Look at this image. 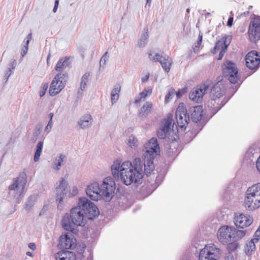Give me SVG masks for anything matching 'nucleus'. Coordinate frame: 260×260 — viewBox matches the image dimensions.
<instances>
[{
    "label": "nucleus",
    "mask_w": 260,
    "mask_h": 260,
    "mask_svg": "<svg viewBox=\"0 0 260 260\" xmlns=\"http://www.w3.org/2000/svg\"><path fill=\"white\" fill-rule=\"evenodd\" d=\"M112 175L114 177H118L119 174L121 181L126 185L133 183H139L143 177V166L140 158H136L133 164L129 161H125L120 165L118 160L115 161L111 167Z\"/></svg>",
    "instance_id": "f257e3e1"
},
{
    "label": "nucleus",
    "mask_w": 260,
    "mask_h": 260,
    "mask_svg": "<svg viewBox=\"0 0 260 260\" xmlns=\"http://www.w3.org/2000/svg\"><path fill=\"white\" fill-rule=\"evenodd\" d=\"M100 212H70L63 216L62 219V228L68 231L75 232V226H84L87 220H93L98 217Z\"/></svg>",
    "instance_id": "f03ea898"
},
{
    "label": "nucleus",
    "mask_w": 260,
    "mask_h": 260,
    "mask_svg": "<svg viewBox=\"0 0 260 260\" xmlns=\"http://www.w3.org/2000/svg\"><path fill=\"white\" fill-rule=\"evenodd\" d=\"M226 87L222 80L215 83L210 91V101L209 107L213 113L217 112L228 102L225 98Z\"/></svg>",
    "instance_id": "7ed1b4c3"
},
{
    "label": "nucleus",
    "mask_w": 260,
    "mask_h": 260,
    "mask_svg": "<svg viewBox=\"0 0 260 260\" xmlns=\"http://www.w3.org/2000/svg\"><path fill=\"white\" fill-rule=\"evenodd\" d=\"M245 206L250 210L260 207V183L249 187L245 192L244 202Z\"/></svg>",
    "instance_id": "20e7f679"
},
{
    "label": "nucleus",
    "mask_w": 260,
    "mask_h": 260,
    "mask_svg": "<svg viewBox=\"0 0 260 260\" xmlns=\"http://www.w3.org/2000/svg\"><path fill=\"white\" fill-rule=\"evenodd\" d=\"M69 78L68 73H58L53 78L50 88L49 94L54 96L59 93L65 87Z\"/></svg>",
    "instance_id": "39448f33"
},
{
    "label": "nucleus",
    "mask_w": 260,
    "mask_h": 260,
    "mask_svg": "<svg viewBox=\"0 0 260 260\" xmlns=\"http://www.w3.org/2000/svg\"><path fill=\"white\" fill-rule=\"evenodd\" d=\"M221 251L214 244L206 245L201 250L199 253V260H219Z\"/></svg>",
    "instance_id": "423d86ee"
},
{
    "label": "nucleus",
    "mask_w": 260,
    "mask_h": 260,
    "mask_svg": "<svg viewBox=\"0 0 260 260\" xmlns=\"http://www.w3.org/2000/svg\"><path fill=\"white\" fill-rule=\"evenodd\" d=\"M223 73L228 80L233 84H236L240 79V75L236 64L230 61H226L223 66Z\"/></svg>",
    "instance_id": "0eeeda50"
},
{
    "label": "nucleus",
    "mask_w": 260,
    "mask_h": 260,
    "mask_svg": "<svg viewBox=\"0 0 260 260\" xmlns=\"http://www.w3.org/2000/svg\"><path fill=\"white\" fill-rule=\"evenodd\" d=\"M115 188V181L113 178L110 177L105 178L101 188L102 198L106 201H110Z\"/></svg>",
    "instance_id": "6e6552de"
},
{
    "label": "nucleus",
    "mask_w": 260,
    "mask_h": 260,
    "mask_svg": "<svg viewBox=\"0 0 260 260\" xmlns=\"http://www.w3.org/2000/svg\"><path fill=\"white\" fill-rule=\"evenodd\" d=\"M233 226L223 225L218 230L217 236L219 241L223 245L232 243Z\"/></svg>",
    "instance_id": "1a4fd4ad"
},
{
    "label": "nucleus",
    "mask_w": 260,
    "mask_h": 260,
    "mask_svg": "<svg viewBox=\"0 0 260 260\" xmlns=\"http://www.w3.org/2000/svg\"><path fill=\"white\" fill-rule=\"evenodd\" d=\"M248 37L251 42L260 40V20L254 18L250 21L248 30Z\"/></svg>",
    "instance_id": "9d476101"
},
{
    "label": "nucleus",
    "mask_w": 260,
    "mask_h": 260,
    "mask_svg": "<svg viewBox=\"0 0 260 260\" xmlns=\"http://www.w3.org/2000/svg\"><path fill=\"white\" fill-rule=\"evenodd\" d=\"M176 122L179 127L183 128L188 124L189 120L187 116V110L185 105L183 103L179 104L176 112Z\"/></svg>",
    "instance_id": "9b49d317"
},
{
    "label": "nucleus",
    "mask_w": 260,
    "mask_h": 260,
    "mask_svg": "<svg viewBox=\"0 0 260 260\" xmlns=\"http://www.w3.org/2000/svg\"><path fill=\"white\" fill-rule=\"evenodd\" d=\"M245 59L246 66L248 69H255L260 64V53L255 50L251 51L247 54Z\"/></svg>",
    "instance_id": "f8f14e48"
},
{
    "label": "nucleus",
    "mask_w": 260,
    "mask_h": 260,
    "mask_svg": "<svg viewBox=\"0 0 260 260\" xmlns=\"http://www.w3.org/2000/svg\"><path fill=\"white\" fill-rule=\"evenodd\" d=\"M209 87V83H204L198 86L189 93V99L197 103L201 102L205 92L208 90Z\"/></svg>",
    "instance_id": "ddd939ff"
},
{
    "label": "nucleus",
    "mask_w": 260,
    "mask_h": 260,
    "mask_svg": "<svg viewBox=\"0 0 260 260\" xmlns=\"http://www.w3.org/2000/svg\"><path fill=\"white\" fill-rule=\"evenodd\" d=\"M253 220L252 217L241 212H236L234 218L236 226L242 229L249 226L252 223Z\"/></svg>",
    "instance_id": "4468645a"
},
{
    "label": "nucleus",
    "mask_w": 260,
    "mask_h": 260,
    "mask_svg": "<svg viewBox=\"0 0 260 260\" xmlns=\"http://www.w3.org/2000/svg\"><path fill=\"white\" fill-rule=\"evenodd\" d=\"M148 56L151 61L159 62L162 68L166 72H169L170 71L172 63V59L170 57L168 56L162 57L159 53H156L155 55L152 56V53H150L148 54Z\"/></svg>",
    "instance_id": "2eb2a0df"
},
{
    "label": "nucleus",
    "mask_w": 260,
    "mask_h": 260,
    "mask_svg": "<svg viewBox=\"0 0 260 260\" xmlns=\"http://www.w3.org/2000/svg\"><path fill=\"white\" fill-rule=\"evenodd\" d=\"M146 152L144 154V155L148 156L151 157V158H155L157 154V153L159 152V147L156 138L151 139L145 145Z\"/></svg>",
    "instance_id": "dca6fc26"
},
{
    "label": "nucleus",
    "mask_w": 260,
    "mask_h": 260,
    "mask_svg": "<svg viewBox=\"0 0 260 260\" xmlns=\"http://www.w3.org/2000/svg\"><path fill=\"white\" fill-rule=\"evenodd\" d=\"M173 115L169 114L167 118L163 121L162 127L157 132V136L160 139H165L167 136V134L171 130V125L173 122Z\"/></svg>",
    "instance_id": "f3484780"
},
{
    "label": "nucleus",
    "mask_w": 260,
    "mask_h": 260,
    "mask_svg": "<svg viewBox=\"0 0 260 260\" xmlns=\"http://www.w3.org/2000/svg\"><path fill=\"white\" fill-rule=\"evenodd\" d=\"M27 181V176L24 172H22L19 176L14 180L13 183L9 186L10 190H19L22 193Z\"/></svg>",
    "instance_id": "a211bd4d"
},
{
    "label": "nucleus",
    "mask_w": 260,
    "mask_h": 260,
    "mask_svg": "<svg viewBox=\"0 0 260 260\" xmlns=\"http://www.w3.org/2000/svg\"><path fill=\"white\" fill-rule=\"evenodd\" d=\"M101 190L99 183L94 182L88 186L86 194L90 199L93 201H98L102 198Z\"/></svg>",
    "instance_id": "6ab92c4d"
},
{
    "label": "nucleus",
    "mask_w": 260,
    "mask_h": 260,
    "mask_svg": "<svg viewBox=\"0 0 260 260\" xmlns=\"http://www.w3.org/2000/svg\"><path fill=\"white\" fill-rule=\"evenodd\" d=\"M71 233H68L60 237L59 245L61 248L69 249H73L75 247L76 240L72 237Z\"/></svg>",
    "instance_id": "aec40b11"
},
{
    "label": "nucleus",
    "mask_w": 260,
    "mask_h": 260,
    "mask_svg": "<svg viewBox=\"0 0 260 260\" xmlns=\"http://www.w3.org/2000/svg\"><path fill=\"white\" fill-rule=\"evenodd\" d=\"M79 209L83 211H96L98 210L96 206L86 198L79 199L78 204Z\"/></svg>",
    "instance_id": "412c9836"
},
{
    "label": "nucleus",
    "mask_w": 260,
    "mask_h": 260,
    "mask_svg": "<svg viewBox=\"0 0 260 260\" xmlns=\"http://www.w3.org/2000/svg\"><path fill=\"white\" fill-rule=\"evenodd\" d=\"M67 185L68 184L67 182L65 181V180L64 179H62L59 182V186L56 187V190L57 192L56 200L58 201L59 204H60L61 203L64 196L67 193Z\"/></svg>",
    "instance_id": "4be33fe9"
},
{
    "label": "nucleus",
    "mask_w": 260,
    "mask_h": 260,
    "mask_svg": "<svg viewBox=\"0 0 260 260\" xmlns=\"http://www.w3.org/2000/svg\"><path fill=\"white\" fill-rule=\"evenodd\" d=\"M189 111L191 118L193 122L197 123L202 119L203 112L202 106L191 107Z\"/></svg>",
    "instance_id": "5701e85b"
},
{
    "label": "nucleus",
    "mask_w": 260,
    "mask_h": 260,
    "mask_svg": "<svg viewBox=\"0 0 260 260\" xmlns=\"http://www.w3.org/2000/svg\"><path fill=\"white\" fill-rule=\"evenodd\" d=\"M71 66V62L70 61L69 57H64L60 58L56 64L54 70L58 73L67 72L66 69L70 68Z\"/></svg>",
    "instance_id": "b1692460"
},
{
    "label": "nucleus",
    "mask_w": 260,
    "mask_h": 260,
    "mask_svg": "<svg viewBox=\"0 0 260 260\" xmlns=\"http://www.w3.org/2000/svg\"><path fill=\"white\" fill-rule=\"evenodd\" d=\"M144 172L147 175L150 174L154 170V166L153 165V160L154 158H151L147 156L144 155Z\"/></svg>",
    "instance_id": "393cba45"
},
{
    "label": "nucleus",
    "mask_w": 260,
    "mask_h": 260,
    "mask_svg": "<svg viewBox=\"0 0 260 260\" xmlns=\"http://www.w3.org/2000/svg\"><path fill=\"white\" fill-rule=\"evenodd\" d=\"M56 260H75L76 255L69 251H61L57 252L55 255Z\"/></svg>",
    "instance_id": "a878e982"
},
{
    "label": "nucleus",
    "mask_w": 260,
    "mask_h": 260,
    "mask_svg": "<svg viewBox=\"0 0 260 260\" xmlns=\"http://www.w3.org/2000/svg\"><path fill=\"white\" fill-rule=\"evenodd\" d=\"M228 46V44H226V41L224 39H221L216 43L215 46V49H219L220 48L223 49L219 53L218 57L219 60H221L225 52V50L226 49Z\"/></svg>",
    "instance_id": "bb28decb"
},
{
    "label": "nucleus",
    "mask_w": 260,
    "mask_h": 260,
    "mask_svg": "<svg viewBox=\"0 0 260 260\" xmlns=\"http://www.w3.org/2000/svg\"><path fill=\"white\" fill-rule=\"evenodd\" d=\"M233 231H232V243L237 242L242 239L246 234V230H237L233 226Z\"/></svg>",
    "instance_id": "cd10ccee"
},
{
    "label": "nucleus",
    "mask_w": 260,
    "mask_h": 260,
    "mask_svg": "<svg viewBox=\"0 0 260 260\" xmlns=\"http://www.w3.org/2000/svg\"><path fill=\"white\" fill-rule=\"evenodd\" d=\"M258 241V238L251 239L247 244L245 248V252L247 255H251L255 249V243Z\"/></svg>",
    "instance_id": "c85d7f7f"
},
{
    "label": "nucleus",
    "mask_w": 260,
    "mask_h": 260,
    "mask_svg": "<svg viewBox=\"0 0 260 260\" xmlns=\"http://www.w3.org/2000/svg\"><path fill=\"white\" fill-rule=\"evenodd\" d=\"M121 87L120 85H116L111 91V100L112 104L116 103L119 98V93Z\"/></svg>",
    "instance_id": "c756f323"
},
{
    "label": "nucleus",
    "mask_w": 260,
    "mask_h": 260,
    "mask_svg": "<svg viewBox=\"0 0 260 260\" xmlns=\"http://www.w3.org/2000/svg\"><path fill=\"white\" fill-rule=\"evenodd\" d=\"M152 92V88L151 87H148L140 93V98L136 99L135 103L136 104L141 102L142 99H145L147 96H150Z\"/></svg>",
    "instance_id": "7c9ffc66"
},
{
    "label": "nucleus",
    "mask_w": 260,
    "mask_h": 260,
    "mask_svg": "<svg viewBox=\"0 0 260 260\" xmlns=\"http://www.w3.org/2000/svg\"><path fill=\"white\" fill-rule=\"evenodd\" d=\"M92 118L90 115L87 114L83 117L80 122L81 128H85L89 126L91 123Z\"/></svg>",
    "instance_id": "2f4dec72"
},
{
    "label": "nucleus",
    "mask_w": 260,
    "mask_h": 260,
    "mask_svg": "<svg viewBox=\"0 0 260 260\" xmlns=\"http://www.w3.org/2000/svg\"><path fill=\"white\" fill-rule=\"evenodd\" d=\"M152 107V104L151 102H148L144 104L141 108L140 114H142V117H145L151 111Z\"/></svg>",
    "instance_id": "473e14b6"
},
{
    "label": "nucleus",
    "mask_w": 260,
    "mask_h": 260,
    "mask_svg": "<svg viewBox=\"0 0 260 260\" xmlns=\"http://www.w3.org/2000/svg\"><path fill=\"white\" fill-rule=\"evenodd\" d=\"M145 34H144L139 41L138 42V45L140 47H143L145 46V45L147 43V40L148 39V29L147 28L144 29Z\"/></svg>",
    "instance_id": "72a5a7b5"
},
{
    "label": "nucleus",
    "mask_w": 260,
    "mask_h": 260,
    "mask_svg": "<svg viewBox=\"0 0 260 260\" xmlns=\"http://www.w3.org/2000/svg\"><path fill=\"white\" fill-rule=\"evenodd\" d=\"M43 143L41 141L39 142L37 145V149L34 156V161H38L39 160L40 156L42 150Z\"/></svg>",
    "instance_id": "f704fd0d"
},
{
    "label": "nucleus",
    "mask_w": 260,
    "mask_h": 260,
    "mask_svg": "<svg viewBox=\"0 0 260 260\" xmlns=\"http://www.w3.org/2000/svg\"><path fill=\"white\" fill-rule=\"evenodd\" d=\"M90 76L89 73H86L82 78V81L80 85V88L82 90H84L86 85V83L88 81V78Z\"/></svg>",
    "instance_id": "c9c22d12"
},
{
    "label": "nucleus",
    "mask_w": 260,
    "mask_h": 260,
    "mask_svg": "<svg viewBox=\"0 0 260 260\" xmlns=\"http://www.w3.org/2000/svg\"><path fill=\"white\" fill-rule=\"evenodd\" d=\"M175 93V91L174 89H170L165 96L166 103H168L170 101V99H172V98L174 95Z\"/></svg>",
    "instance_id": "e433bc0d"
},
{
    "label": "nucleus",
    "mask_w": 260,
    "mask_h": 260,
    "mask_svg": "<svg viewBox=\"0 0 260 260\" xmlns=\"http://www.w3.org/2000/svg\"><path fill=\"white\" fill-rule=\"evenodd\" d=\"M48 88V83H43L42 85L41 90L39 92V94L40 97H42L44 96L46 93V90Z\"/></svg>",
    "instance_id": "4c0bfd02"
},
{
    "label": "nucleus",
    "mask_w": 260,
    "mask_h": 260,
    "mask_svg": "<svg viewBox=\"0 0 260 260\" xmlns=\"http://www.w3.org/2000/svg\"><path fill=\"white\" fill-rule=\"evenodd\" d=\"M66 156L63 154H60L59 156V159L57 160V162L56 164V167H54L55 169L58 170L60 169V167L61 165V163L63 161V159L65 158Z\"/></svg>",
    "instance_id": "58836bf2"
},
{
    "label": "nucleus",
    "mask_w": 260,
    "mask_h": 260,
    "mask_svg": "<svg viewBox=\"0 0 260 260\" xmlns=\"http://www.w3.org/2000/svg\"><path fill=\"white\" fill-rule=\"evenodd\" d=\"M137 142L138 141L135 137H130L128 139V145L132 148L133 147H135L137 145Z\"/></svg>",
    "instance_id": "ea45409f"
},
{
    "label": "nucleus",
    "mask_w": 260,
    "mask_h": 260,
    "mask_svg": "<svg viewBox=\"0 0 260 260\" xmlns=\"http://www.w3.org/2000/svg\"><path fill=\"white\" fill-rule=\"evenodd\" d=\"M202 35H200L198 38V40L197 42L195 44L194 47H193V50L194 52L198 51L199 50V47H200L202 42Z\"/></svg>",
    "instance_id": "a19ab883"
},
{
    "label": "nucleus",
    "mask_w": 260,
    "mask_h": 260,
    "mask_svg": "<svg viewBox=\"0 0 260 260\" xmlns=\"http://www.w3.org/2000/svg\"><path fill=\"white\" fill-rule=\"evenodd\" d=\"M227 245H228V249L231 251H234L238 247V245L236 242L228 243Z\"/></svg>",
    "instance_id": "79ce46f5"
},
{
    "label": "nucleus",
    "mask_w": 260,
    "mask_h": 260,
    "mask_svg": "<svg viewBox=\"0 0 260 260\" xmlns=\"http://www.w3.org/2000/svg\"><path fill=\"white\" fill-rule=\"evenodd\" d=\"M28 45H27L26 44L22 48V51H21V55L22 57H24L27 53L28 51Z\"/></svg>",
    "instance_id": "37998d69"
},
{
    "label": "nucleus",
    "mask_w": 260,
    "mask_h": 260,
    "mask_svg": "<svg viewBox=\"0 0 260 260\" xmlns=\"http://www.w3.org/2000/svg\"><path fill=\"white\" fill-rule=\"evenodd\" d=\"M108 54V52H106L105 53L104 55L102 57L101 60H100V64H105L106 62V57Z\"/></svg>",
    "instance_id": "c03bdc74"
},
{
    "label": "nucleus",
    "mask_w": 260,
    "mask_h": 260,
    "mask_svg": "<svg viewBox=\"0 0 260 260\" xmlns=\"http://www.w3.org/2000/svg\"><path fill=\"white\" fill-rule=\"evenodd\" d=\"M256 168L260 174V155L259 156L256 161Z\"/></svg>",
    "instance_id": "a18cd8bd"
},
{
    "label": "nucleus",
    "mask_w": 260,
    "mask_h": 260,
    "mask_svg": "<svg viewBox=\"0 0 260 260\" xmlns=\"http://www.w3.org/2000/svg\"><path fill=\"white\" fill-rule=\"evenodd\" d=\"M234 20V17L233 16L230 17L228 21L227 25L229 27H232L233 25V22Z\"/></svg>",
    "instance_id": "49530a36"
},
{
    "label": "nucleus",
    "mask_w": 260,
    "mask_h": 260,
    "mask_svg": "<svg viewBox=\"0 0 260 260\" xmlns=\"http://www.w3.org/2000/svg\"><path fill=\"white\" fill-rule=\"evenodd\" d=\"M185 91L183 90H180L176 92V95L178 98H180L184 93Z\"/></svg>",
    "instance_id": "de8ad7c7"
},
{
    "label": "nucleus",
    "mask_w": 260,
    "mask_h": 260,
    "mask_svg": "<svg viewBox=\"0 0 260 260\" xmlns=\"http://www.w3.org/2000/svg\"><path fill=\"white\" fill-rule=\"evenodd\" d=\"M58 5H59V0H56L55 2L54 6V8L53 10V11L54 13H55L56 12L57 9L58 7Z\"/></svg>",
    "instance_id": "09e8293b"
},
{
    "label": "nucleus",
    "mask_w": 260,
    "mask_h": 260,
    "mask_svg": "<svg viewBox=\"0 0 260 260\" xmlns=\"http://www.w3.org/2000/svg\"><path fill=\"white\" fill-rule=\"evenodd\" d=\"M28 247L32 250H34L36 249V244L34 243H30L28 245Z\"/></svg>",
    "instance_id": "8fccbe9b"
},
{
    "label": "nucleus",
    "mask_w": 260,
    "mask_h": 260,
    "mask_svg": "<svg viewBox=\"0 0 260 260\" xmlns=\"http://www.w3.org/2000/svg\"><path fill=\"white\" fill-rule=\"evenodd\" d=\"M31 39H32V35H31V34H28L27 35V37H26V44H27V45L29 44V41L31 40Z\"/></svg>",
    "instance_id": "3c124183"
},
{
    "label": "nucleus",
    "mask_w": 260,
    "mask_h": 260,
    "mask_svg": "<svg viewBox=\"0 0 260 260\" xmlns=\"http://www.w3.org/2000/svg\"><path fill=\"white\" fill-rule=\"evenodd\" d=\"M149 78V74L148 73L147 75H145V76L142 78V81L143 82H146Z\"/></svg>",
    "instance_id": "603ef678"
},
{
    "label": "nucleus",
    "mask_w": 260,
    "mask_h": 260,
    "mask_svg": "<svg viewBox=\"0 0 260 260\" xmlns=\"http://www.w3.org/2000/svg\"><path fill=\"white\" fill-rule=\"evenodd\" d=\"M254 238H258L260 237V232L256 231L254 233Z\"/></svg>",
    "instance_id": "864d4df0"
},
{
    "label": "nucleus",
    "mask_w": 260,
    "mask_h": 260,
    "mask_svg": "<svg viewBox=\"0 0 260 260\" xmlns=\"http://www.w3.org/2000/svg\"><path fill=\"white\" fill-rule=\"evenodd\" d=\"M233 258L234 257L233 255H232L231 254H229V255L225 257V260H233Z\"/></svg>",
    "instance_id": "5fc2aeb1"
},
{
    "label": "nucleus",
    "mask_w": 260,
    "mask_h": 260,
    "mask_svg": "<svg viewBox=\"0 0 260 260\" xmlns=\"http://www.w3.org/2000/svg\"><path fill=\"white\" fill-rule=\"evenodd\" d=\"M52 124H53L52 120H50L47 124V125H48V126H49L50 129L52 128Z\"/></svg>",
    "instance_id": "6e6d98bb"
},
{
    "label": "nucleus",
    "mask_w": 260,
    "mask_h": 260,
    "mask_svg": "<svg viewBox=\"0 0 260 260\" xmlns=\"http://www.w3.org/2000/svg\"><path fill=\"white\" fill-rule=\"evenodd\" d=\"M50 130L51 129H50L49 126H48V125H47L45 128V131L47 133H49Z\"/></svg>",
    "instance_id": "4d7b16f0"
},
{
    "label": "nucleus",
    "mask_w": 260,
    "mask_h": 260,
    "mask_svg": "<svg viewBox=\"0 0 260 260\" xmlns=\"http://www.w3.org/2000/svg\"><path fill=\"white\" fill-rule=\"evenodd\" d=\"M26 254L29 256H30V257H33L34 256V255L32 254V253L30 252V251H27L26 253Z\"/></svg>",
    "instance_id": "13d9d810"
},
{
    "label": "nucleus",
    "mask_w": 260,
    "mask_h": 260,
    "mask_svg": "<svg viewBox=\"0 0 260 260\" xmlns=\"http://www.w3.org/2000/svg\"><path fill=\"white\" fill-rule=\"evenodd\" d=\"M53 115H54V114H53V113H50L49 114V116L50 117V120H52V118H53Z\"/></svg>",
    "instance_id": "bf43d9fd"
},
{
    "label": "nucleus",
    "mask_w": 260,
    "mask_h": 260,
    "mask_svg": "<svg viewBox=\"0 0 260 260\" xmlns=\"http://www.w3.org/2000/svg\"><path fill=\"white\" fill-rule=\"evenodd\" d=\"M42 212H40V214L39 215V216H41L42 215Z\"/></svg>",
    "instance_id": "052dcab7"
},
{
    "label": "nucleus",
    "mask_w": 260,
    "mask_h": 260,
    "mask_svg": "<svg viewBox=\"0 0 260 260\" xmlns=\"http://www.w3.org/2000/svg\"><path fill=\"white\" fill-rule=\"evenodd\" d=\"M75 209V208H72L71 210V211H74V210Z\"/></svg>",
    "instance_id": "680f3d73"
},
{
    "label": "nucleus",
    "mask_w": 260,
    "mask_h": 260,
    "mask_svg": "<svg viewBox=\"0 0 260 260\" xmlns=\"http://www.w3.org/2000/svg\"><path fill=\"white\" fill-rule=\"evenodd\" d=\"M186 11H187L188 13H189V9H187L186 10Z\"/></svg>",
    "instance_id": "e2e57ef3"
},
{
    "label": "nucleus",
    "mask_w": 260,
    "mask_h": 260,
    "mask_svg": "<svg viewBox=\"0 0 260 260\" xmlns=\"http://www.w3.org/2000/svg\"><path fill=\"white\" fill-rule=\"evenodd\" d=\"M142 190H143L144 189V186H142Z\"/></svg>",
    "instance_id": "0e129e2a"
},
{
    "label": "nucleus",
    "mask_w": 260,
    "mask_h": 260,
    "mask_svg": "<svg viewBox=\"0 0 260 260\" xmlns=\"http://www.w3.org/2000/svg\"><path fill=\"white\" fill-rule=\"evenodd\" d=\"M151 0H147V2H148L149 1H151Z\"/></svg>",
    "instance_id": "69168bd1"
}]
</instances>
